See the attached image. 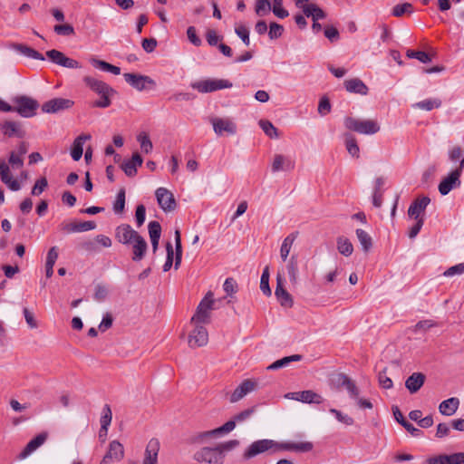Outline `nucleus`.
Instances as JSON below:
<instances>
[{"label": "nucleus", "instance_id": "nucleus-19", "mask_svg": "<svg viewBox=\"0 0 464 464\" xmlns=\"http://www.w3.org/2000/svg\"><path fill=\"white\" fill-rule=\"evenodd\" d=\"M211 122L218 135H222L224 132L232 135L237 131L236 124L229 119L214 118L211 120Z\"/></svg>", "mask_w": 464, "mask_h": 464}, {"label": "nucleus", "instance_id": "nucleus-49", "mask_svg": "<svg viewBox=\"0 0 464 464\" xmlns=\"http://www.w3.org/2000/svg\"><path fill=\"white\" fill-rule=\"evenodd\" d=\"M259 126L263 131L270 138H277V129L267 120H260Z\"/></svg>", "mask_w": 464, "mask_h": 464}, {"label": "nucleus", "instance_id": "nucleus-35", "mask_svg": "<svg viewBox=\"0 0 464 464\" xmlns=\"http://www.w3.org/2000/svg\"><path fill=\"white\" fill-rule=\"evenodd\" d=\"M295 168V163L290 160H285L282 155H276L273 164L272 171L277 172L279 170L290 171Z\"/></svg>", "mask_w": 464, "mask_h": 464}, {"label": "nucleus", "instance_id": "nucleus-32", "mask_svg": "<svg viewBox=\"0 0 464 464\" xmlns=\"http://www.w3.org/2000/svg\"><path fill=\"white\" fill-rule=\"evenodd\" d=\"M91 138L90 134H81L74 140L71 150V155L73 160L78 161L81 160L83 152V144L86 140H91Z\"/></svg>", "mask_w": 464, "mask_h": 464}, {"label": "nucleus", "instance_id": "nucleus-1", "mask_svg": "<svg viewBox=\"0 0 464 464\" xmlns=\"http://www.w3.org/2000/svg\"><path fill=\"white\" fill-rule=\"evenodd\" d=\"M314 449V444L310 441L304 442H276L273 440H256L249 445L244 452V459H249L258 454L271 450L277 452L281 450L295 451V452H309Z\"/></svg>", "mask_w": 464, "mask_h": 464}, {"label": "nucleus", "instance_id": "nucleus-18", "mask_svg": "<svg viewBox=\"0 0 464 464\" xmlns=\"http://www.w3.org/2000/svg\"><path fill=\"white\" fill-rule=\"evenodd\" d=\"M256 386V382L246 379L243 381L233 392L230 396V402L234 403L243 399L246 394L251 392Z\"/></svg>", "mask_w": 464, "mask_h": 464}, {"label": "nucleus", "instance_id": "nucleus-7", "mask_svg": "<svg viewBox=\"0 0 464 464\" xmlns=\"http://www.w3.org/2000/svg\"><path fill=\"white\" fill-rule=\"evenodd\" d=\"M213 303L214 301L212 299V293L208 292L198 305L196 313L191 318V323H209L210 311L212 310Z\"/></svg>", "mask_w": 464, "mask_h": 464}, {"label": "nucleus", "instance_id": "nucleus-5", "mask_svg": "<svg viewBox=\"0 0 464 464\" xmlns=\"http://www.w3.org/2000/svg\"><path fill=\"white\" fill-rule=\"evenodd\" d=\"M193 459L201 464L224 463V454L217 447H203L194 453Z\"/></svg>", "mask_w": 464, "mask_h": 464}, {"label": "nucleus", "instance_id": "nucleus-22", "mask_svg": "<svg viewBox=\"0 0 464 464\" xmlns=\"http://www.w3.org/2000/svg\"><path fill=\"white\" fill-rule=\"evenodd\" d=\"M96 227L94 221L70 222L61 224V230L65 233H75L92 230Z\"/></svg>", "mask_w": 464, "mask_h": 464}, {"label": "nucleus", "instance_id": "nucleus-51", "mask_svg": "<svg viewBox=\"0 0 464 464\" xmlns=\"http://www.w3.org/2000/svg\"><path fill=\"white\" fill-rule=\"evenodd\" d=\"M413 11V6L410 3H404L396 5L392 9V15L396 17H401L404 14H411Z\"/></svg>", "mask_w": 464, "mask_h": 464}, {"label": "nucleus", "instance_id": "nucleus-61", "mask_svg": "<svg viewBox=\"0 0 464 464\" xmlns=\"http://www.w3.org/2000/svg\"><path fill=\"white\" fill-rule=\"evenodd\" d=\"M54 32L59 35H72L74 34V28L69 24H56L53 28Z\"/></svg>", "mask_w": 464, "mask_h": 464}, {"label": "nucleus", "instance_id": "nucleus-30", "mask_svg": "<svg viewBox=\"0 0 464 464\" xmlns=\"http://www.w3.org/2000/svg\"><path fill=\"white\" fill-rule=\"evenodd\" d=\"M345 90L351 93H356L361 95H366L368 93V87L359 78H353L345 80L344 82Z\"/></svg>", "mask_w": 464, "mask_h": 464}, {"label": "nucleus", "instance_id": "nucleus-25", "mask_svg": "<svg viewBox=\"0 0 464 464\" xmlns=\"http://www.w3.org/2000/svg\"><path fill=\"white\" fill-rule=\"evenodd\" d=\"M291 398L304 403L320 404L324 401L322 396L311 390L292 392Z\"/></svg>", "mask_w": 464, "mask_h": 464}, {"label": "nucleus", "instance_id": "nucleus-46", "mask_svg": "<svg viewBox=\"0 0 464 464\" xmlns=\"http://www.w3.org/2000/svg\"><path fill=\"white\" fill-rule=\"evenodd\" d=\"M414 106L420 110L430 111L435 108H440L441 106V101L438 98L428 99L417 102Z\"/></svg>", "mask_w": 464, "mask_h": 464}, {"label": "nucleus", "instance_id": "nucleus-17", "mask_svg": "<svg viewBox=\"0 0 464 464\" xmlns=\"http://www.w3.org/2000/svg\"><path fill=\"white\" fill-rule=\"evenodd\" d=\"M427 464H464V452H457L450 455L441 454L429 458Z\"/></svg>", "mask_w": 464, "mask_h": 464}, {"label": "nucleus", "instance_id": "nucleus-64", "mask_svg": "<svg viewBox=\"0 0 464 464\" xmlns=\"http://www.w3.org/2000/svg\"><path fill=\"white\" fill-rule=\"evenodd\" d=\"M464 274V263H459L453 266H450L444 272L445 276H453L455 275H462Z\"/></svg>", "mask_w": 464, "mask_h": 464}, {"label": "nucleus", "instance_id": "nucleus-12", "mask_svg": "<svg viewBox=\"0 0 464 464\" xmlns=\"http://www.w3.org/2000/svg\"><path fill=\"white\" fill-rule=\"evenodd\" d=\"M123 77L131 87L140 92L144 91L147 88L146 84H150L151 86L155 85V82L147 75L126 72L123 74Z\"/></svg>", "mask_w": 464, "mask_h": 464}, {"label": "nucleus", "instance_id": "nucleus-20", "mask_svg": "<svg viewBox=\"0 0 464 464\" xmlns=\"http://www.w3.org/2000/svg\"><path fill=\"white\" fill-rule=\"evenodd\" d=\"M430 202V198L427 196L417 198L413 200L408 209L409 217L413 218H423L420 215L425 211Z\"/></svg>", "mask_w": 464, "mask_h": 464}, {"label": "nucleus", "instance_id": "nucleus-23", "mask_svg": "<svg viewBox=\"0 0 464 464\" xmlns=\"http://www.w3.org/2000/svg\"><path fill=\"white\" fill-rule=\"evenodd\" d=\"M47 440V433L42 432L31 440L24 450L19 453L18 459H24L27 456H29L33 451L37 450L40 446H42L45 440Z\"/></svg>", "mask_w": 464, "mask_h": 464}, {"label": "nucleus", "instance_id": "nucleus-52", "mask_svg": "<svg viewBox=\"0 0 464 464\" xmlns=\"http://www.w3.org/2000/svg\"><path fill=\"white\" fill-rule=\"evenodd\" d=\"M47 187V179L45 177H42L35 181L34 187L32 188L31 194L33 196H39L45 190Z\"/></svg>", "mask_w": 464, "mask_h": 464}, {"label": "nucleus", "instance_id": "nucleus-60", "mask_svg": "<svg viewBox=\"0 0 464 464\" xmlns=\"http://www.w3.org/2000/svg\"><path fill=\"white\" fill-rule=\"evenodd\" d=\"M331 108L330 100L326 96L322 97L318 104V113L325 116L331 111Z\"/></svg>", "mask_w": 464, "mask_h": 464}, {"label": "nucleus", "instance_id": "nucleus-27", "mask_svg": "<svg viewBox=\"0 0 464 464\" xmlns=\"http://www.w3.org/2000/svg\"><path fill=\"white\" fill-rule=\"evenodd\" d=\"M335 382L338 387H345L351 397L357 399L359 396V389L346 374L339 373L336 375Z\"/></svg>", "mask_w": 464, "mask_h": 464}, {"label": "nucleus", "instance_id": "nucleus-28", "mask_svg": "<svg viewBox=\"0 0 464 464\" xmlns=\"http://www.w3.org/2000/svg\"><path fill=\"white\" fill-rule=\"evenodd\" d=\"M160 450V441L157 439H151L146 447L145 459L143 464H157L158 453Z\"/></svg>", "mask_w": 464, "mask_h": 464}, {"label": "nucleus", "instance_id": "nucleus-26", "mask_svg": "<svg viewBox=\"0 0 464 464\" xmlns=\"http://www.w3.org/2000/svg\"><path fill=\"white\" fill-rule=\"evenodd\" d=\"M275 295L282 306L285 307H292L294 304L293 298L291 295L286 291L284 287L282 279L280 276H277V284L275 291Z\"/></svg>", "mask_w": 464, "mask_h": 464}, {"label": "nucleus", "instance_id": "nucleus-37", "mask_svg": "<svg viewBox=\"0 0 464 464\" xmlns=\"http://www.w3.org/2000/svg\"><path fill=\"white\" fill-rule=\"evenodd\" d=\"M13 47L14 50L18 51L19 53H21L22 54H24L27 57L33 58L35 60H41V61L44 60V57L41 53H39L38 51H36L34 48L29 47L25 44H14L13 45Z\"/></svg>", "mask_w": 464, "mask_h": 464}, {"label": "nucleus", "instance_id": "nucleus-4", "mask_svg": "<svg viewBox=\"0 0 464 464\" xmlns=\"http://www.w3.org/2000/svg\"><path fill=\"white\" fill-rule=\"evenodd\" d=\"M13 102L14 104V111L24 118L34 116L36 110L39 108L38 102L26 95L14 97Z\"/></svg>", "mask_w": 464, "mask_h": 464}, {"label": "nucleus", "instance_id": "nucleus-21", "mask_svg": "<svg viewBox=\"0 0 464 464\" xmlns=\"http://www.w3.org/2000/svg\"><path fill=\"white\" fill-rule=\"evenodd\" d=\"M132 257L134 262H139L145 257L148 250V244L140 234L132 240Z\"/></svg>", "mask_w": 464, "mask_h": 464}, {"label": "nucleus", "instance_id": "nucleus-54", "mask_svg": "<svg viewBox=\"0 0 464 464\" xmlns=\"http://www.w3.org/2000/svg\"><path fill=\"white\" fill-rule=\"evenodd\" d=\"M273 13L278 18H285L288 16V11L283 8V0H273Z\"/></svg>", "mask_w": 464, "mask_h": 464}, {"label": "nucleus", "instance_id": "nucleus-6", "mask_svg": "<svg viewBox=\"0 0 464 464\" xmlns=\"http://www.w3.org/2000/svg\"><path fill=\"white\" fill-rule=\"evenodd\" d=\"M190 86L200 93H208L218 90L231 88L232 82L224 79H206L194 82Z\"/></svg>", "mask_w": 464, "mask_h": 464}, {"label": "nucleus", "instance_id": "nucleus-63", "mask_svg": "<svg viewBox=\"0 0 464 464\" xmlns=\"http://www.w3.org/2000/svg\"><path fill=\"white\" fill-rule=\"evenodd\" d=\"M239 445V440H231L223 443H219L217 447V449L220 450L222 454H226V452H228L237 447Z\"/></svg>", "mask_w": 464, "mask_h": 464}, {"label": "nucleus", "instance_id": "nucleus-55", "mask_svg": "<svg viewBox=\"0 0 464 464\" xmlns=\"http://www.w3.org/2000/svg\"><path fill=\"white\" fill-rule=\"evenodd\" d=\"M223 288L227 295L232 296L237 292L238 285L237 281L233 277H228L225 280Z\"/></svg>", "mask_w": 464, "mask_h": 464}, {"label": "nucleus", "instance_id": "nucleus-14", "mask_svg": "<svg viewBox=\"0 0 464 464\" xmlns=\"http://www.w3.org/2000/svg\"><path fill=\"white\" fill-rule=\"evenodd\" d=\"M208 334L207 329L197 324L194 330L190 333L188 336V345L191 348L201 347L208 343Z\"/></svg>", "mask_w": 464, "mask_h": 464}, {"label": "nucleus", "instance_id": "nucleus-39", "mask_svg": "<svg viewBox=\"0 0 464 464\" xmlns=\"http://www.w3.org/2000/svg\"><path fill=\"white\" fill-rule=\"evenodd\" d=\"M297 235H298V232H294V233H291L290 235H288L284 239L281 248H280V256H281V258L283 259V261L286 260V258L290 253L292 245L295 242V240L296 239Z\"/></svg>", "mask_w": 464, "mask_h": 464}, {"label": "nucleus", "instance_id": "nucleus-57", "mask_svg": "<svg viewBox=\"0 0 464 464\" xmlns=\"http://www.w3.org/2000/svg\"><path fill=\"white\" fill-rule=\"evenodd\" d=\"M284 33V26L276 23L272 22L269 25V32L268 35L270 39H277L282 36Z\"/></svg>", "mask_w": 464, "mask_h": 464}, {"label": "nucleus", "instance_id": "nucleus-16", "mask_svg": "<svg viewBox=\"0 0 464 464\" xmlns=\"http://www.w3.org/2000/svg\"><path fill=\"white\" fill-rule=\"evenodd\" d=\"M461 175L460 169L452 170L439 185V191L441 195L445 196L456 186L460 185L459 177Z\"/></svg>", "mask_w": 464, "mask_h": 464}, {"label": "nucleus", "instance_id": "nucleus-47", "mask_svg": "<svg viewBox=\"0 0 464 464\" xmlns=\"http://www.w3.org/2000/svg\"><path fill=\"white\" fill-rule=\"evenodd\" d=\"M125 208V189L121 188L116 196V199L113 203V211L117 214H121L124 211Z\"/></svg>", "mask_w": 464, "mask_h": 464}, {"label": "nucleus", "instance_id": "nucleus-43", "mask_svg": "<svg viewBox=\"0 0 464 464\" xmlns=\"http://www.w3.org/2000/svg\"><path fill=\"white\" fill-rule=\"evenodd\" d=\"M337 249L340 254L349 256L353 254V246L351 241L343 237H339L337 238Z\"/></svg>", "mask_w": 464, "mask_h": 464}, {"label": "nucleus", "instance_id": "nucleus-48", "mask_svg": "<svg viewBox=\"0 0 464 464\" xmlns=\"http://www.w3.org/2000/svg\"><path fill=\"white\" fill-rule=\"evenodd\" d=\"M260 289L263 292V294L266 296H270L272 294V291L269 286V272L267 266L264 269L261 276Z\"/></svg>", "mask_w": 464, "mask_h": 464}, {"label": "nucleus", "instance_id": "nucleus-2", "mask_svg": "<svg viewBox=\"0 0 464 464\" xmlns=\"http://www.w3.org/2000/svg\"><path fill=\"white\" fill-rule=\"evenodd\" d=\"M82 81L91 91L100 96V99L93 102L92 107L108 108L111 106V96L116 93L112 87L92 76H84Z\"/></svg>", "mask_w": 464, "mask_h": 464}, {"label": "nucleus", "instance_id": "nucleus-38", "mask_svg": "<svg viewBox=\"0 0 464 464\" xmlns=\"http://www.w3.org/2000/svg\"><path fill=\"white\" fill-rule=\"evenodd\" d=\"M112 419L111 410L109 404H105L102 409V414L101 417V430L99 436L102 437V431H104V435L106 436L108 431V427L110 426Z\"/></svg>", "mask_w": 464, "mask_h": 464}, {"label": "nucleus", "instance_id": "nucleus-42", "mask_svg": "<svg viewBox=\"0 0 464 464\" xmlns=\"http://www.w3.org/2000/svg\"><path fill=\"white\" fill-rule=\"evenodd\" d=\"M345 146L349 154L353 157L359 158L360 149L356 139L350 133H345Z\"/></svg>", "mask_w": 464, "mask_h": 464}, {"label": "nucleus", "instance_id": "nucleus-34", "mask_svg": "<svg viewBox=\"0 0 464 464\" xmlns=\"http://www.w3.org/2000/svg\"><path fill=\"white\" fill-rule=\"evenodd\" d=\"M459 405V399L452 397L443 401L439 406V411L442 415L451 416L457 411Z\"/></svg>", "mask_w": 464, "mask_h": 464}, {"label": "nucleus", "instance_id": "nucleus-29", "mask_svg": "<svg viewBox=\"0 0 464 464\" xmlns=\"http://www.w3.org/2000/svg\"><path fill=\"white\" fill-rule=\"evenodd\" d=\"M426 376L422 372H413L405 382V387L411 393H416L424 384Z\"/></svg>", "mask_w": 464, "mask_h": 464}, {"label": "nucleus", "instance_id": "nucleus-3", "mask_svg": "<svg viewBox=\"0 0 464 464\" xmlns=\"http://www.w3.org/2000/svg\"><path fill=\"white\" fill-rule=\"evenodd\" d=\"M347 130L358 132L360 134H374L380 130L377 121L372 120L361 121L353 117H345L343 120Z\"/></svg>", "mask_w": 464, "mask_h": 464}, {"label": "nucleus", "instance_id": "nucleus-50", "mask_svg": "<svg viewBox=\"0 0 464 464\" xmlns=\"http://www.w3.org/2000/svg\"><path fill=\"white\" fill-rule=\"evenodd\" d=\"M271 10V4L269 0H256L255 12L258 16H264Z\"/></svg>", "mask_w": 464, "mask_h": 464}, {"label": "nucleus", "instance_id": "nucleus-56", "mask_svg": "<svg viewBox=\"0 0 464 464\" xmlns=\"http://www.w3.org/2000/svg\"><path fill=\"white\" fill-rule=\"evenodd\" d=\"M166 251H167V258H166L165 264L163 265L164 272H168L173 265L174 251H173L172 244L170 242H168L166 244Z\"/></svg>", "mask_w": 464, "mask_h": 464}, {"label": "nucleus", "instance_id": "nucleus-10", "mask_svg": "<svg viewBox=\"0 0 464 464\" xmlns=\"http://www.w3.org/2000/svg\"><path fill=\"white\" fill-rule=\"evenodd\" d=\"M46 56L50 59L51 62L60 66L71 69L82 68V65L78 61L67 57L61 51L55 49L49 50L46 52Z\"/></svg>", "mask_w": 464, "mask_h": 464}, {"label": "nucleus", "instance_id": "nucleus-62", "mask_svg": "<svg viewBox=\"0 0 464 464\" xmlns=\"http://www.w3.org/2000/svg\"><path fill=\"white\" fill-rule=\"evenodd\" d=\"M145 217H146L145 206L142 204L138 205L136 208V211H135V219H136V224H137L138 227H140L143 225V223L145 221Z\"/></svg>", "mask_w": 464, "mask_h": 464}, {"label": "nucleus", "instance_id": "nucleus-33", "mask_svg": "<svg viewBox=\"0 0 464 464\" xmlns=\"http://www.w3.org/2000/svg\"><path fill=\"white\" fill-rule=\"evenodd\" d=\"M392 412H393V415H394V418L395 420L409 432L411 433L412 436H419L421 431L415 428L413 426V424H411V422H409L405 418L404 416L402 415L401 411L399 410V408L396 406V407H393L392 408Z\"/></svg>", "mask_w": 464, "mask_h": 464}, {"label": "nucleus", "instance_id": "nucleus-53", "mask_svg": "<svg viewBox=\"0 0 464 464\" xmlns=\"http://www.w3.org/2000/svg\"><path fill=\"white\" fill-rule=\"evenodd\" d=\"M138 140L140 144V149L145 153H150L153 149V144L147 133H140L138 136Z\"/></svg>", "mask_w": 464, "mask_h": 464}, {"label": "nucleus", "instance_id": "nucleus-13", "mask_svg": "<svg viewBox=\"0 0 464 464\" xmlns=\"http://www.w3.org/2000/svg\"><path fill=\"white\" fill-rule=\"evenodd\" d=\"M124 457V449L121 442L112 440L109 445V450L104 455L100 464H110L112 461H121Z\"/></svg>", "mask_w": 464, "mask_h": 464}, {"label": "nucleus", "instance_id": "nucleus-24", "mask_svg": "<svg viewBox=\"0 0 464 464\" xmlns=\"http://www.w3.org/2000/svg\"><path fill=\"white\" fill-rule=\"evenodd\" d=\"M143 160L139 152H134L131 159L121 164V169L128 177H134L137 174V167L141 166Z\"/></svg>", "mask_w": 464, "mask_h": 464}, {"label": "nucleus", "instance_id": "nucleus-45", "mask_svg": "<svg viewBox=\"0 0 464 464\" xmlns=\"http://www.w3.org/2000/svg\"><path fill=\"white\" fill-rule=\"evenodd\" d=\"M356 236L362 246L363 251L368 252L372 246V240L370 235L363 229L358 228L356 229Z\"/></svg>", "mask_w": 464, "mask_h": 464}, {"label": "nucleus", "instance_id": "nucleus-11", "mask_svg": "<svg viewBox=\"0 0 464 464\" xmlns=\"http://www.w3.org/2000/svg\"><path fill=\"white\" fill-rule=\"evenodd\" d=\"M73 104V101L70 99L53 98L42 105V111L45 113H56L72 108Z\"/></svg>", "mask_w": 464, "mask_h": 464}, {"label": "nucleus", "instance_id": "nucleus-15", "mask_svg": "<svg viewBox=\"0 0 464 464\" xmlns=\"http://www.w3.org/2000/svg\"><path fill=\"white\" fill-rule=\"evenodd\" d=\"M138 234L139 233L132 229L128 224H121L115 229V238L122 245H130Z\"/></svg>", "mask_w": 464, "mask_h": 464}, {"label": "nucleus", "instance_id": "nucleus-59", "mask_svg": "<svg viewBox=\"0 0 464 464\" xmlns=\"http://www.w3.org/2000/svg\"><path fill=\"white\" fill-rule=\"evenodd\" d=\"M148 229L150 238H160L161 226L158 221H150L148 225Z\"/></svg>", "mask_w": 464, "mask_h": 464}, {"label": "nucleus", "instance_id": "nucleus-31", "mask_svg": "<svg viewBox=\"0 0 464 464\" xmlns=\"http://www.w3.org/2000/svg\"><path fill=\"white\" fill-rule=\"evenodd\" d=\"M3 133L8 137L24 138L25 131L21 128V124L15 121H8L1 125Z\"/></svg>", "mask_w": 464, "mask_h": 464}, {"label": "nucleus", "instance_id": "nucleus-58", "mask_svg": "<svg viewBox=\"0 0 464 464\" xmlns=\"http://www.w3.org/2000/svg\"><path fill=\"white\" fill-rule=\"evenodd\" d=\"M378 380L381 387L383 389H391L393 386L392 379L387 376V368H384L379 372Z\"/></svg>", "mask_w": 464, "mask_h": 464}, {"label": "nucleus", "instance_id": "nucleus-44", "mask_svg": "<svg viewBox=\"0 0 464 464\" xmlns=\"http://www.w3.org/2000/svg\"><path fill=\"white\" fill-rule=\"evenodd\" d=\"M406 55L408 58H414L419 60L422 63H428L432 61L434 54H430L423 51L407 50Z\"/></svg>", "mask_w": 464, "mask_h": 464}, {"label": "nucleus", "instance_id": "nucleus-9", "mask_svg": "<svg viewBox=\"0 0 464 464\" xmlns=\"http://www.w3.org/2000/svg\"><path fill=\"white\" fill-rule=\"evenodd\" d=\"M158 204L164 212H171L176 209L177 202L172 192L165 188H159L155 191Z\"/></svg>", "mask_w": 464, "mask_h": 464}, {"label": "nucleus", "instance_id": "nucleus-40", "mask_svg": "<svg viewBox=\"0 0 464 464\" xmlns=\"http://www.w3.org/2000/svg\"><path fill=\"white\" fill-rule=\"evenodd\" d=\"M302 358H303V356L300 355V354H294V355H290V356H285V357H284L282 359H279V360L274 362L272 364L267 366V370H277V369L285 367L290 362L301 361Z\"/></svg>", "mask_w": 464, "mask_h": 464}, {"label": "nucleus", "instance_id": "nucleus-41", "mask_svg": "<svg viewBox=\"0 0 464 464\" xmlns=\"http://www.w3.org/2000/svg\"><path fill=\"white\" fill-rule=\"evenodd\" d=\"M287 273L289 279L292 283L295 284L297 281L298 275V257L296 255H293L286 265Z\"/></svg>", "mask_w": 464, "mask_h": 464}, {"label": "nucleus", "instance_id": "nucleus-36", "mask_svg": "<svg viewBox=\"0 0 464 464\" xmlns=\"http://www.w3.org/2000/svg\"><path fill=\"white\" fill-rule=\"evenodd\" d=\"M90 63L94 66L95 68H98L100 70L111 72L112 74L118 75L121 73V68L118 66H115L113 64H111L105 61L99 60L95 57L90 58Z\"/></svg>", "mask_w": 464, "mask_h": 464}, {"label": "nucleus", "instance_id": "nucleus-8", "mask_svg": "<svg viewBox=\"0 0 464 464\" xmlns=\"http://www.w3.org/2000/svg\"><path fill=\"white\" fill-rule=\"evenodd\" d=\"M236 423H237V421L233 418L218 428H216L211 430H207V431H202V432L198 433L194 437L193 441L194 442H202L205 440L209 439L211 437H218L223 434L228 433L235 429Z\"/></svg>", "mask_w": 464, "mask_h": 464}]
</instances>
